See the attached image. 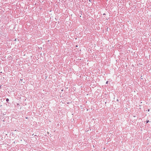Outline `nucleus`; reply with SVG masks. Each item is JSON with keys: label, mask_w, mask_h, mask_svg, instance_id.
Returning a JSON list of instances; mask_svg holds the SVG:
<instances>
[{"label": "nucleus", "mask_w": 151, "mask_h": 151, "mask_svg": "<svg viewBox=\"0 0 151 151\" xmlns=\"http://www.w3.org/2000/svg\"><path fill=\"white\" fill-rule=\"evenodd\" d=\"M6 101H9V99H6Z\"/></svg>", "instance_id": "1"}, {"label": "nucleus", "mask_w": 151, "mask_h": 151, "mask_svg": "<svg viewBox=\"0 0 151 151\" xmlns=\"http://www.w3.org/2000/svg\"><path fill=\"white\" fill-rule=\"evenodd\" d=\"M150 109H148V111H150Z\"/></svg>", "instance_id": "4"}, {"label": "nucleus", "mask_w": 151, "mask_h": 151, "mask_svg": "<svg viewBox=\"0 0 151 151\" xmlns=\"http://www.w3.org/2000/svg\"><path fill=\"white\" fill-rule=\"evenodd\" d=\"M149 122V120H147L146 122L147 123H148Z\"/></svg>", "instance_id": "2"}, {"label": "nucleus", "mask_w": 151, "mask_h": 151, "mask_svg": "<svg viewBox=\"0 0 151 151\" xmlns=\"http://www.w3.org/2000/svg\"><path fill=\"white\" fill-rule=\"evenodd\" d=\"M106 83H108V81H107Z\"/></svg>", "instance_id": "3"}]
</instances>
